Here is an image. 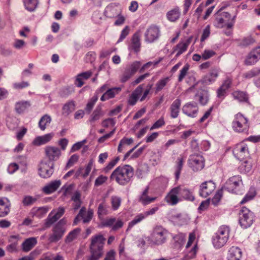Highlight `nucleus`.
Instances as JSON below:
<instances>
[{
  "label": "nucleus",
  "mask_w": 260,
  "mask_h": 260,
  "mask_svg": "<svg viewBox=\"0 0 260 260\" xmlns=\"http://www.w3.org/2000/svg\"><path fill=\"white\" fill-rule=\"evenodd\" d=\"M133 175V169L129 165L117 168L112 173L111 179H114L121 185L127 184Z\"/></svg>",
  "instance_id": "obj_1"
},
{
  "label": "nucleus",
  "mask_w": 260,
  "mask_h": 260,
  "mask_svg": "<svg viewBox=\"0 0 260 260\" xmlns=\"http://www.w3.org/2000/svg\"><path fill=\"white\" fill-rule=\"evenodd\" d=\"M105 241V239L101 234L91 238L90 246L91 256L89 260H98L102 256Z\"/></svg>",
  "instance_id": "obj_2"
},
{
  "label": "nucleus",
  "mask_w": 260,
  "mask_h": 260,
  "mask_svg": "<svg viewBox=\"0 0 260 260\" xmlns=\"http://www.w3.org/2000/svg\"><path fill=\"white\" fill-rule=\"evenodd\" d=\"M235 23L234 19L231 17L228 12H221L220 10L216 14L215 25L218 28H226V35L229 36L232 33V28Z\"/></svg>",
  "instance_id": "obj_3"
},
{
  "label": "nucleus",
  "mask_w": 260,
  "mask_h": 260,
  "mask_svg": "<svg viewBox=\"0 0 260 260\" xmlns=\"http://www.w3.org/2000/svg\"><path fill=\"white\" fill-rule=\"evenodd\" d=\"M199 237L198 233L195 231L189 233L186 246L188 252L183 257L182 260H190L196 256L199 250L198 245Z\"/></svg>",
  "instance_id": "obj_4"
},
{
  "label": "nucleus",
  "mask_w": 260,
  "mask_h": 260,
  "mask_svg": "<svg viewBox=\"0 0 260 260\" xmlns=\"http://www.w3.org/2000/svg\"><path fill=\"white\" fill-rule=\"evenodd\" d=\"M230 232L229 226L225 225L220 226L212 238V243L215 247L219 248L227 242Z\"/></svg>",
  "instance_id": "obj_5"
},
{
  "label": "nucleus",
  "mask_w": 260,
  "mask_h": 260,
  "mask_svg": "<svg viewBox=\"0 0 260 260\" xmlns=\"http://www.w3.org/2000/svg\"><path fill=\"white\" fill-rule=\"evenodd\" d=\"M232 127L236 132L247 133L249 128L247 118L240 113L237 114L232 122Z\"/></svg>",
  "instance_id": "obj_6"
},
{
  "label": "nucleus",
  "mask_w": 260,
  "mask_h": 260,
  "mask_svg": "<svg viewBox=\"0 0 260 260\" xmlns=\"http://www.w3.org/2000/svg\"><path fill=\"white\" fill-rule=\"evenodd\" d=\"M168 235L167 230L161 226H156L152 234V241L155 245H161L166 242Z\"/></svg>",
  "instance_id": "obj_7"
},
{
  "label": "nucleus",
  "mask_w": 260,
  "mask_h": 260,
  "mask_svg": "<svg viewBox=\"0 0 260 260\" xmlns=\"http://www.w3.org/2000/svg\"><path fill=\"white\" fill-rule=\"evenodd\" d=\"M241 177L239 175L234 176L230 178L225 183L224 187L230 192L237 193L243 187Z\"/></svg>",
  "instance_id": "obj_8"
},
{
  "label": "nucleus",
  "mask_w": 260,
  "mask_h": 260,
  "mask_svg": "<svg viewBox=\"0 0 260 260\" xmlns=\"http://www.w3.org/2000/svg\"><path fill=\"white\" fill-rule=\"evenodd\" d=\"M253 221V215L247 208L243 207L240 214L239 223L243 228L250 226Z\"/></svg>",
  "instance_id": "obj_9"
},
{
  "label": "nucleus",
  "mask_w": 260,
  "mask_h": 260,
  "mask_svg": "<svg viewBox=\"0 0 260 260\" xmlns=\"http://www.w3.org/2000/svg\"><path fill=\"white\" fill-rule=\"evenodd\" d=\"M54 164L47 160H43L40 164L39 174L44 178L50 177L53 173Z\"/></svg>",
  "instance_id": "obj_10"
},
{
  "label": "nucleus",
  "mask_w": 260,
  "mask_h": 260,
  "mask_svg": "<svg viewBox=\"0 0 260 260\" xmlns=\"http://www.w3.org/2000/svg\"><path fill=\"white\" fill-rule=\"evenodd\" d=\"M65 224L63 220H60L55 225L53 229L52 234L49 238L50 242H56L62 237L66 230Z\"/></svg>",
  "instance_id": "obj_11"
},
{
  "label": "nucleus",
  "mask_w": 260,
  "mask_h": 260,
  "mask_svg": "<svg viewBox=\"0 0 260 260\" xmlns=\"http://www.w3.org/2000/svg\"><path fill=\"white\" fill-rule=\"evenodd\" d=\"M192 37L190 36L181 40L178 44L173 47L172 53H176V57H178L181 54L186 51L189 45L192 41Z\"/></svg>",
  "instance_id": "obj_12"
},
{
  "label": "nucleus",
  "mask_w": 260,
  "mask_h": 260,
  "mask_svg": "<svg viewBox=\"0 0 260 260\" xmlns=\"http://www.w3.org/2000/svg\"><path fill=\"white\" fill-rule=\"evenodd\" d=\"M233 153L239 159H243L246 157L249 154L247 145L244 141L238 143L234 148Z\"/></svg>",
  "instance_id": "obj_13"
},
{
  "label": "nucleus",
  "mask_w": 260,
  "mask_h": 260,
  "mask_svg": "<svg viewBox=\"0 0 260 260\" xmlns=\"http://www.w3.org/2000/svg\"><path fill=\"white\" fill-rule=\"evenodd\" d=\"M148 120V118L141 119L133 126L132 130L135 133V135L138 138L143 137L149 129L148 126L145 125Z\"/></svg>",
  "instance_id": "obj_14"
},
{
  "label": "nucleus",
  "mask_w": 260,
  "mask_h": 260,
  "mask_svg": "<svg viewBox=\"0 0 260 260\" xmlns=\"http://www.w3.org/2000/svg\"><path fill=\"white\" fill-rule=\"evenodd\" d=\"M189 166L194 171L202 170L205 166L204 158L201 155H193L191 156L188 160Z\"/></svg>",
  "instance_id": "obj_15"
},
{
  "label": "nucleus",
  "mask_w": 260,
  "mask_h": 260,
  "mask_svg": "<svg viewBox=\"0 0 260 260\" xmlns=\"http://www.w3.org/2000/svg\"><path fill=\"white\" fill-rule=\"evenodd\" d=\"M165 201L172 206L176 205L181 201L178 186L172 188L169 191L165 198Z\"/></svg>",
  "instance_id": "obj_16"
},
{
  "label": "nucleus",
  "mask_w": 260,
  "mask_h": 260,
  "mask_svg": "<svg viewBox=\"0 0 260 260\" xmlns=\"http://www.w3.org/2000/svg\"><path fill=\"white\" fill-rule=\"evenodd\" d=\"M215 188V184L213 181H205L200 186L199 193L201 196L206 198L210 195Z\"/></svg>",
  "instance_id": "obj_17"
},
{
  "label": "nucleus",
  "mask_w": 260,
  "mask_h": 260,
  "mask_svg": "<svg viewBox=\"0 0 260 260\" xmlns=\"http://www.w3.org/2000/svg\"><path fill=\"white\" fill-rule=\"evenodd\" d=\"M93 214V211L92 210L89 209L87 210L85 207H82L74 220V224H77L81 220H82L84 223L88 222L92 219Z\"/></svg>",
  "instance_id": "obj_18"
},
{
  "label": "nucleus",
  "mask_w": 260,
  "mask_h": 260,
  "mask_svg": "<svg viewBox=\"0 0 260 260\" xmlns=\"http://www.w3.org/2000/svg\"><path fill=\"white\" fill-rule=\"evenodd\" d=\"M45 152L46 157L48 158L47 161L50 162L57 160L61 155L60 149L54 146H48L46 147Z\"/></svg>",
  "instance_id": "obj_19"
},
{
  "label": "nucleus",
  "mask_w": 260,
  "mask_h": 260,
  "mask_svg": "<svg viewBox=\"0 0 260 260\" xmlns=\"http://www.w3.org/2000/svg\"><path fill=\"white\" fill-rule=\"evenodd\" d=\"M64 213V209L63 207H59L51 211L47 218L45 225L46 228L49 227L52 223L58 220Z\"/></svg>",
  "instance_id": "obj_20"
},
{
  "label": "nucleus",
  "mask_w": 260,
  "mask_h": 260,
  "mask_svg": "<svg viewBox=\"0 0 260 260\" xmlns=\"http://www.w3.org/2000/svg\"><path fill=\"white\" fill-rule=\"evenodd\" d=\"M158 210V207H155L150 209L149 210L138 214L135 216V218L129 223L128 228H132L134 225L141 222L147 216L154 214Z\"/></svg>",
  "instance_id": "obj_21"
},
{
  "label": "nucleus",
  "mask_w": 260,
  "mask_h": 260,
  "mask_svg": "<svg viewBox=\"0 0 260 260\" xmlns=\"http://www.w3.org/2000/svg\"><path fill=\"white\" fill-rule=\"evenodd\" d=\"M101 224L103 226L111 227L112 230L116 231L122 227L123 222L119 219L108 218L103 221Z\"/></svg>",
  "instance_id": "obj_22"
},
{
  "label": "nucleus",
  "mask_w": 260,
  "mask_h": 260,
  "mask_svg": "<svg viewBox=\"0 0 260 260\" xmlns=\"http://www.w3.org/2000/svg\"><path fill=\"white\" fill-rule=\"evenodd\" d=\"M93 165V160L91 159L89 160L87 165L83 167H80L75 172V176L76 178H78L81 176L83 178H86L90 172L92 166Z\"/></svg>",
  "instance_id": "obj_23"
},
{
  "label": "nucleus",
  "mask_w": 260,
  "mask_h": 260,
  "mask_svg": "<svg viewBox=\"0 0 260 260\" xmlns=\"http://www.w3.org/2000/svg\"><path fill=\"white\" fill-rule=\"evenodd\" d=\"M242 255L241 250L238 247H231L227 254V260H240Z\"/></svg>",
  "instance_id": "obj_24"
},
{
  "label": "nucleus",
  "mask_w": 260,
  "mask_h": 260,
  "mask_svg": "<svg viewBox=\"0 0 260 260\" xmlns=\"http://www.w3.org/2000/svg\"><path fill=\"white\" fill-rule=\"evenodd\" d=\"M182 110L185 114L195 117L198 112V107L197 104L195 102L188 103L183 106Z\"/></svg>",
  "instance_id": "obj_25"
},
{
  "label": "nucleus",
  "mask_w": 260,
  "mask_h": 260,
  "mask_svg": "<svg viewBox=\"0 0 260 260\" xmlns=\"http://www.w3.org/2000/svg\"><path fill=\"white\" fill-rule=\"evenodd\" d=\"M142 32L140 30L137 31L132 38V42L131 47L136 52H138L140 50L141 43L140 37Z\"/></svg>",
  "instance_id": "obj_26"
},
{
  "label": "nucleus",
  "mask_w": 260,
  "mask_h": 260,
  "mask_svg": "<svg viewBox=\"0 0 260 260\" xmlns=\"http://www.w3.org/2000/svg\"><path fill=\"white\" fill-rule=\"evenodd\" d=\"M158 28L155 26H151L149 27L145 34L146 41L152 42L156 40L158 37Z\"/></svg>",
  "instance_id": "obj_27"
},
{
  "label": "nucleus",
  "mask_w": 260,
  "mask_h": 260,
  "mask_svg": "<svg viewBox=\"0 0 260 260\" xmlns=\"http://www.w3.org/2000/svg\"><path fill=\"white\" fill-rule=\"evenodd\" d=\"M49 209L48 207H35L31 209L29 214L32 217L41 218L46 214Z\"/></svg>",
  "instance_id": "obj_28"
},
{
  "label": "nucleus",
  "mask_w": 260,
  "mask_h": 260,
  "mask_svg": "<svg viewBox=\"0 0 260 260\" xmlns=\"http://www.w3.org/2000/svg\"><path fill=\"white\" fill-rule=\"evenodd\" d=\"M138 146V145H136L133 148L128 151L124 156V159H133L139 157L142 154L143 151L145 149V147H142L138 149L137 151L134 152L135 149Z\"/></svg>",
  "instance_id": "obj_29"
},
{
  "label": "nucleus",
  "mask_w": 260,
  "mask_h": 260,
  "mask_svg": "<svg viewBox=\"0 0 260 260\" xmlns=\"http://www.w3.org/2000/svg\"><path fill=\"white\" fill-rule=\"evenodd\" d=\"M53 137V133H49L42 136H39L34 139L32 143L36 146L44 145L50 141Z\"/></svg>",
  "instance_id": "obj_30"
},
{
  "label": "nucleus",
  "mask_w": 260,
  "mask_h": 260,
  "mask_svg": "<svg viewBox=\"0 0 260 260\" xmlns=\"http://www.w3.org/2000/svg\"><path fill=\"white\" fill-rule=\"evenodd\" d=\"M178 188L181 201L182 200V199L190 201H193L194 200V197L193 196L192 192L187 188L184 186L179 185L178 186Z\"/></svg>",
  "instance_id": "obj_31"
},
{
  "label": "nucleus",
  "mask_w": 260,
  "mask_h": 260,
  "mask_svg": "<svg viewBox=\"0 0 260 260\" xmlns=\"http://www.w3.org/2000/svg\"><path fill=\"white\" fill-rule=\"evenodd\" d=\"M10 212V204L6 198H0V217H4Z\"/></svg>",
  "instance_id": "obj_32"
},
{
  "label": "nucleus",
  "mask_w": 260,
  "mask_h": 260,
  "mask_svg": "<svg viewBox=\"0 0 260 260\" xmlns=\"http://www.w3.org/2000/svg\"><path fill=\"white\" fill-rule=\"evenodd\" d=\"M150 187L147 186L143 191L142 194L139 198V201L144 205H148L153 202L156 199V197H150L148 196L149 189Z\"/></svg>",
  "instance_id": "obj_33"
},
{
  "label": "nucleus",
  "mask_w": 260,
  "mask_h": 260,
  "mask_svg": "<svg viewBox=\"0 0 260 260\" xmlns=\"http://www.w3.org/2000/svg\"><path fill=\"white\" fill-rule=\"evenodd\" d=\"M60 185L61 182L59 180L52 181L43 188V191L46 194L51 193L56 191Z\"/></svg>",
  "instance_id": "obj_34"
},
{
  "label": "nucleus",
  "mask_w": 260,
  "mask_h": 260,
  "mask_svg": "<svg viewBox=\"0 0 260 260\" xmlns=\"http://www.w3.org/2000/svg\"><path fill=\"white\" fill-rule=\"evenodd\" d=\"M143 90L142 85L139 86L129 96L128 103L131 105H134L137 100L140 98Z\"/></svg>",
  "instance_id": "obj_35"
},
{
  "label": "nucleus",
  "mask_w": 260,
  "mask_h": 260,
  "mask_svg": "<svg viewBox=\"0 0 260 260\" xmlns=\"http://www.w3.org/2000/svg\"><path fill=\"white\" fill-rule=\"evenodd\" d=\"M168 180L165 177H159L153 180L149 184L150 187H166L168 184Z\"/></svg>",
  "instance_id": "obj_36"
},
{
  "label": "nucleus",
  "mask_w": 260,
  "mask_h": 260,
  "mask_svg": "<svg viewBox=\"0 0 260 260\" xmlns=\"http://www.w3.org/2000/svg\"><path fill=\"white\" fill-rule=\"evenodd\" d=\"M121 91V88L120 87H115L111 88L107 91L105 93L103 94V95L101 98V100L102 101H105L110 99L113 98L115 96V95Z\"/></svg>",
  "instance_id": "obj_37"
},
{
  "label": "nucleus",
  "mask_w": 260,
  "mask_h": 260,
  "mask_svg": "<svg viewBox=\"0 0 260 260\" xmlns=\"http://www.w3.org/2000/svg\"><path fill=\"white\" fill-rule=\"evenodd\" d=\"M92 75L91 72L88 71L78 75L76 79L75 84L79 87H81L84 84V80L89 78Z\"/></svg>",
  "instance_id": "obj_38"
},
{
  "label": "nucleus",
  "mask_w": 260,
  "mask_h": 260,
  "mask_svg": "<svg viewBox=\"0 0 260 260\" xmlns=\"http://www.w3.org/2000/svg\"><path fill=\"white\" fill-rule=\"evenodd\" d=\"M232 95L235 99L240 102L248 103V95L246 92L236 90L232 93Z\"/></svg>",
  "instance_id": "obj_39"
},
{
  "label": "nucleus",
  "mask_w": 260,
  "mask_h": 260,
  "mask_svg": "<svg viewBox=\"0 0 260 260\" xmlns=\"http://www.w3.org/2000/svg\"><path fill=\"white\" fill-rule=\"evenodd\" d=\"M181 105V101L179 99L175 100L170 107L171 116L172 118H175L178 117L179 109Z\"/></svg>",
  "instance_id": "obj_40"
},
{
  "label": "nucleus",
  "mask_w": 260,
  "mask_h": 260,
  "mask_svg": "<svg viewBox=\"0 0 260 260\" xmlns=\"http://www.w3.org/2000/svg\"><path fill=\"white\" fill-rule=\"evenodd\" d=\"M37 244V239L35 238L27 239L22 244V249L25 252L30 250Z\"/></svg>",
  "instance_id": "obj_41"
},
{
  "label": "nucleus",
  "mask_w": 260,
  "mask_h": 260,
  "mask_svg": "<svg viewBox=\"0 0 260 260\" xmlns=\"http://www.w3.org/2000/svg\"><path fill=\"white\" fill-rule=\"evenodd\" d=\"M180 13L178 8H175L170 11L167 14L168 19L172 22H174L180 17Z\"/></svg>",
  "instance_id": "obj_42"
},
{
  "label": "nucleus",
  "mask_w": 260,
  "mask_h": 260,
  "mask_svg": "<svg viewBox=\"0 0 260 260\" xmlns=\"http://www.w3.org/2000/svg\"><path fill=\"white\" fill-rule=\"evenodd\" d=\"M30 107V104L26 101L17 102L15 105V109L18 113H21L26 110Z\"/></svg>",
  "instance_id": "obj_43"
},
{
  "label": "nucleus",
  "mask_w": 260,
  "mask_h": 260,
  "mask_svg": "<svg viewBox=\"0 0 260 260\" xmlns=\"http://www.w3.org/2000/svg\"><path fill=\"white\" fill-rule=\"evenodd\" d=\"M174 247L176 249H180L184 244L185 242V236L182 234H178L175 236L174 238Z\"/></svg>",
  "instance_id": "obj_44"
},
{
  "label": "nucleus",
  "mask_w": 260,
  "mask_h": 260,
  "mask_svg": "<svg viewBox=\"0 0 260 260\" xmlns=\"http://www.w3.org/2000/svg\"><path fill=\"white\" fill-rule=\"evenodd\" d=\"M75 109V104L74 102L70 101L64 105L62 107V114L68 115L73 112Z\"/></svg>",
  "instance_id": "obj_45"
},
{
  "label": "nucleus",
  "mask_w": 260,
  "mask_h": 260,
  "mask_svg": "<svg viewBox=\"0 0 260 260\" xmlns=\"http://www.w3.org/2000/svg\"><path fill=\"white\" fill-rule=\"evenodd\" d=\"M259 59L255 55V54L250 51L245 58V63L247 66L253 65Z\"/></svg>",
  "instance_id": "obj_46"
},
{
  "label": "nucleus",
  "mask_w": 260,
  "mask_h": 260,
  "mask_svg": "<svg viewBox=\"0 0 260 260\" xmlns=\"http://www.w3.org/2000/svg\"><path fill=\"white\" fill-rule=\"evenodd\" d=\"M218 76V73L217 70H212L209 76H206L204 78V81L206 83H211L215 81Z\"/></svg>",
  "instance_id": "obj_47"
},
{
  "label": "nucleus",
  "mask_w": 260,
  "mask_h": 260,
  "mask_svg": "<svg viewBox=\"0 0 260 260\" xmlns=\"http://www.w3.org/2000/svg\"><path fill=\"white\" fill-rule=\"evenodd\" d=\"M25 8L29 11H34L37 7L38 0H23Z\"/></svg>",
  "instance_id": "obj_48"
},
{
  "label": "nucleus",
  "mask_w": 260,
  "mask_h": 260,
  "mask_svg": "<svg viewBox=\"0 0 260 260\" xmlns=\"http://www.w3.org/2000/svg\"><path fill=\"white\" fill-rule=\"evenodd\" d=\"M133 141L134 140L132 138L124 137L120 141L118 147V151L120 152H121L125 145H129L133 143Z\"/></svg>",
  "instance_id": "obj_49"
},
{
  "label": "nucleus",
  "mask_w": 260,
  "mask_h": 260,
  "mask_svg": "<svg viewBox=\"0 0 260 260\" xmlns=\"http://www.w3.org/2000/svg\"><path fill=\"white\" fill-rule=\"evenodd\" d=\"M51 120V119L49 116L45 115L43 116L39 122V126L40 128L42 131H44L46 128V126L50 123Z\"/></svg>",
  "instance_id": "obj_50"
},
{
  "label": "nucleus",
  "mask_w": 260,
  "mask_h": 260,
  "mask_svg": "<svg viewBox=\"0 0 260 260\" xmlns=\"http://www.w3.org/2000/svg\"><path fill=\"white\" fill-rule=\"evenodd\" d=\"M190 66L189 64H185L183 68L180 71V73L178 76V80L179 82H181L184 77L187 75L188 70L189 69Z\"/></svg>",
  "instance_id": "obj_51"
},
{
  "label": "nucleus",
  "mask_w": 260,
  "mask_h": 260,
  "mask_svg": "<svg viewBox=\"0 0 260 260\" xmlns=\"http://www.w3.org/2000/svg\"><path fill=\"white\" fill-rule=\"evenodd\" d=\"M141 66V63L139 61H135L132 63L128 68L126 69L128 72H130L131 74L133 76L139 69Z\"/></svg>",
  "instance_id": "obj_52"
},
{
  "label": "nucleus",
  "mask_w": 260,
  "mask_h": 260,
  "mask_svg": "<svg viewBox=\"0 0 260 260\" xmlns=\"http://www.w3.org/2000/svg\"><path fill=\"white\" fill-rule=\"evenodd\" d=\"M120 198L117 196H112L111 198V203L113 210H117L121 204Z\"/></svg>",
  "instance_id": "obj_53"
},
{
  "label": "nucleus",
  "mask_w": 260,
  "mask_h": 260,
  "mask_svg": "<svg viewBox=\"0 0 260 260\" xmlns=\"http://www.w3.org/2000/svg\"><path fill=\"white\" fill-rule=\"evenodd\" d=\"M169 80L170 78L169 77H166L159 80L156 84V91H159L162 89Z\"/></svg>",
  "instance_id": "obj_54"
},
{
  "label": "nucleus",
  "mask_w": 260,
  "mask_h": 260,
  "mask_svg": "<svg viewBox=\"0 0 260 260\" xmlns=\"http://www.w3.org/2000/svg\"><path fill=\"white\" fill-rule=\"evenodd\" d=\"M165 125V121L164 120V118L163 117H161L156 122H154V123L150 128V130L152 131L153 129H158Z\"/></svg>",
  "instance_id": "obj_55"
},
{
  "label": "nucleus",
  "mask_w": 260,
  "mask_h": 260,
  "mask_svg": "<svg viewBox=\"0 0 260 260\" xmlns=\"http://www.w3.org/2000/svg\"><path fill=\"white\" fill-rule=\"evenodd\" d=\"M255 42V40L251 36H248L243 39L241 42L240 45L242 46H247L251 45Z\"/></svg>",
  "instance_id": "obj_56"
},
{
  "label": "nucleus",
  "mask_w": 260,
  "mask_h": 260,
  "mask_svg": "<svg viewBox=\"0 0 260 260\" xmlns=\"http://www.w3.org/2000/svg\"><path fill=\"white\" fill-rule=\"evenodd\" d=\"M40 260H64V258L60 255L46 254L44 255Z\"/></svg>",
  "instance_id": "obj_57"
},
{
  "label": "nucleus",
  "mask_w": 260,
  "mask_h": 260,
  "mask_svg": "<svg viewBox=\"0 0 260 260\" xmlns=\"http://www.w3.org/2000/svg\"><path fill=\"white\" fill-rule=\"evenodd\" d=\"M115 124V122L112 118H108L105 119L102 122V123L103 127L110 129H112L114 127Z\"/></svg>",
  "instance_id": "obj_58"
},
{
  "label": "nucleus",
  "mask_w": 260,
  "mask_h": 260,
  "mask_svg": "<svg viewBox=\"0 0 260 260\" xmlns=\"http://www.w3.org/2000/svg\"><path fill=\"white\" fill-rule=\"evenodd\" d=\"M80 231L81 230L80 229H76L71 232H70V234L68 235V237H67V241L71 242L73 241L79 234Z\"/></svg>",
  "instance_id": "obj_59"
},
{
  "label": "nucleus",
  "mask_w": 260,
  "mask_h": 260,
  "mask_svg": "<svg viewBox=\"0 0 260 260\" xmlns=\"http://www.w3.org/2000/svg\"><path fill=\"white\" fill-rule=\"evenodd\" d=\"M216 54L214 51L212 50L206 49L202 54V58L207 60L213 57Z\"/></svg>",
  "instance_id": "obj_60"
},
{
  "label": "nucleus",
  "mask_w": 260,
  "mask_h": 260,
  "mask_svg": "<svg viewBox=\"0 0 260 260\" xmlns=\"http://www.w3.org/2000/svg\"><path fill=\"white\" fill-rule=\"evenodd\" d=\"M108 180V177L103 175H100L95 180L94 186H99L106 183Z\"/></svg>",
  "instance_id": "obj_61"
},
{
  "label": "nucleus",
  "mask_w": 260,
  "mask_h": 260,
  "mask_svg": "<svg viewBox=\"0 0 260 260\" xmlns=\"http://www.w3.org/2000/svg\"><path fill=\"white\" fill-rule=\"evenodd\" d=\"M98 213L100 218H101L102 216L106 215L107 213V206L104 202H103L99 205Z\"/></svg>",
  "instance_id": "obj_62"
},
{
  "label": "nucleus",
  "mask_w": 260,
  "mask_h": 260,
  "mask_svg": "<svg viewBox=\"0 0 260 260\" xmlns=\"http://www.w3.org/2000/svg\"><path fill=\"white\" fill-rule=\"evenodd\" d=\"M222 196V190H219L216 193L213 198L212 200V203L214 205H217L220 202L221 197Z\"/></svg>",
  "instance_id": "obj_63"
},
{
  "label": "nucleus",
  "mask_w": 260,
  "mask_h": 260,
  "mask_svg": "<svg viewBox=\"0 0 260 260\" xmlns=\"http://www.w3.org/2000/svg\"><path fill=\"white\" fill-rule=\"evenodd\" d=\"M36 199L31 196H25L22 201V203L24 206H29L33 204L36 201Z\"/></svg>",
  "instance_id": "obj_64"
}]
</instances>
